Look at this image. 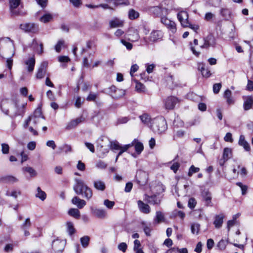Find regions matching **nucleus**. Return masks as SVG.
I'll use <instances>...</instances> for the list:
<instances>
[{
  "mask_svg": "<svg viewBox=\"0 0 253 253\" xmlns=\"http://www.w3.org/2000/svg\"><path fill=\"white\" fill-rule=\"evenodd\" d=\"M75 184L73 186V189L77 195H81L83 198L87 200L91 199L93 196L92 189L84 183V181L79 179H75Z\"/></svg>",
  "mask_w": 253,
  "mask_h": 253,
  "instance_id": "1",
  "label": "nucleus"
},
{
  "mask_svg": "<svg viewBox=\"0 0 253 253\" xmlns=\"http://www.w3.org/2000/svg\"><path fill=\"white\" fill-rule=\"evenodd\" d=\"M151 124L152 129L156 133H163L167 129L166 121L165 118L162 117L153 119Z\"/></svg>",
  "mask_w": 253,
  "mask_h": 253,
  "instance_id": "2",
  "label": "nucleus"
},
{
  "mask_svg": "<svg viewBox=\"0 0 253 253\" xmlns=\"http://www.w3.org/2000/svg\"><path fill=\"white\" fill-rule=\"evenodd\" d=\"M19 28L25 32L32 34H38L39 31V25L34 23L21 24Z\"/></svg>",
  "mask_w": 253,
  "mask_h": 253,
  "instance_id": "3",
  "label": "nucleus"
},
{
  "mask_svg": "<svg viewBox=\"0 0 253 253\" xmlns=\"http://www.w3.org/2000/svg\"><path fill=\"white\" fill-rule=\"evenodd\" d=\"M163 37V33L160 30L153 31L148 39L145 40L146 42L148 44H151L161 41Z\"/></svg>",
  "mask_w": 253,
  "mask_h": 253,
  "instance_id": "4",
  "label": "nucleus"
},
{
  "mask_svg": "<svg viewBox=\"0 0 253 253\" xmlns=\"http://www.w3.org/2000/svg\"><path fill=\"white\" fill-rule=\"evenodd\" d=\"M135 178L136 180L139 185H144L147 182L148 174L146 172L139 170L137 171Z\"/></svg>",
  "mask_w": 253,
  "mask_h": 253,
  "instance_id": "5",
  "label": "nucleus"
},
{
  "mask_svg": "<svg viewBox=\"0 0 253 253\" xmlns=\"http://www.w3.org/2000/svg\"><path fill=\"white\" fill-rule=\"evenodd\" d=\"M204 40V43L201 46L202 48H208L210 47H214L216 45L215 39L211 34L208 35Z\"/></svg>",
  "mask_w": 253,
  "mask_h": 253,
  "instance_id": "6",
  "label": "nucleus"
},
{
  "mask_svg": "<svg viewBox=\"0 0 253 253\" xmlns=\"http://www.w3.org/2000/svg\"><path fill=\"white\" fill-rule=\"evenodd\" d=\"M65 242L64 240L56 239L52 243V249L55 252H61L64 249Z\"/></svg>",
  "mask_w": 253,
  "mask_h": 253,
  "instance_id": "7",
  "label": "nucleus"
},
{
  "mask_svg": "<svg viewBox=\"0 0 253 253\" xmlns=\"http://www.w3.org/2000/svg\"><path fill=\"white\" fill-rule=\"evenodd\" d=\"M161 22L165 25L169 29L172 33H174L176 31V24L175 22L166 17H163L161 19Z\"/></svg>",
  "mask_w": 253,
  "mask_h": 253,
  "instance_id": "8",
  "label": "nucleus"
},
{
  "mask_svg": "<svg viewBox=\"0 0 253 253\" xmlns=\"http://www.w3.org/2000/svg\"><path fill=\"white\" fill-rule=\"evenodd\" d=\"M177 18L180 21L182 26L187 27L189 24L188 14L186 11H182L178 13Z\"/></svg>",
  "mask_w": 253,
  "mask_h": 253,
  "instance_id": "9",
  "label": "nucleus"
},
{
  "mask_svg": "<svg viewBox=\"0 0 253 253\" xmlns=\"http://www.w3.org/2000/svg\"><path fill=\"white\" fill-rule=\"evenodd\" d=\"M178 102V99L174 96H169L165 100V108L167 110L173 109L176 103Z\"/></svg>",
  "mask_w": 253,
  "mask_h": 253,
  "instance_id": "10",
  "label": "nucleus"
},
{
  "mask_svg": "<svg viewBox=\"0 0 253 253\" xmlns=\"http://www.w3.org/2000/svg\"><path fill=\"white\" fill-rule=\"evenodd\" d=\"M47 66L48 62L47 61H43L41 64L36 74V78L37 79H41L44 77L46 72Z\"/></svg>",
  "mask_w": 253,
  "mask_h": 253,
  "instance_id": "11",
  "label": "nucleus"
},
{
  "mask_svg": "<svg viewBox=\"0 0 253 253\" xmlns=\"http://www.w3.org/2000/svg\"><path fill=\"white\" fill-rule=\"evenodd\" d=\"M244 99L243 108L245 111L251 109L253 106V96L252 95L243 97Z\"/></svg>",
  "mask_w": 253,
  "mask_h": 253,
  "instance_id": "12",
  "label": "nucleus"
},
{
  "mask_svg": "<svg viewBox=\"0 0 253 253\" xmlns=\"http://www.w3.org/2000/svg\"><path fill=\"white\" fill-rule=\"evenodd\" d=\"M100 140L102 141H103L104 140L107 141V142L108 143L107 146L109 147L110 149L114 152L116 150H120L123 147L122 146L120 145L119 143L117 141H110L107 138H103V137L101 138Z\"/></svg>",
  "mask_w": 253,
  "mask_h": 253,
  "instance_id": "13",
  "label": "nucleus"
},
{
  "mask_svg": "<svg viewBox=\"0 0 253 253\" xmlns=\"http://www.w3.org/2000/svg\"><path fill=\"white\" fill-rule=\"evenodd\" d=\"M24 63V64L26 66V69L27 71L29 73L33 72L36 63V60L34 56L29 57L27 60H25Z\"/></svg>",
  "mask_w": 253,
  "mask_h": 253,
  "instance_id": "14",
  "label": "nucleus"
},
{
  "mask_svg": "<svg viewBox=\"0 0 253 253\" xmlns=\"http://www.w3.org/2000/svg\"><path fill=\"white\" fill-rule=\"evenodd\" d=\"M18 179L11 175H6L0 178V181L4 183L14 184L18 182Z\"/></svg>",
  "mask_w": 253,
  "mask_h": 253,
  "instance_id": "15",
  "label": "nucleus"
},
{
  "mask_svg": "<svg viewBox=\"0 0 253 253\" xmlns=\"http://www.w3.org/2000/svg\"><path fill=\"white\" fill-rule=\"evenodd\" d=\"M91 213L95 216L99 218H104L106 216V211L102 209L91 208Z\"/></svg>",
  "mask_w": 253,
  "mask_h": 253,
  "instance_id": "16",
  "label": "nucleus"
},
{
  "mask_svg": "<svg viewBox=\"0 0 253 253\" xmlns=\"http://www.w3.org/2000/svg\"><path fill=\"white\" fill-rule=\"evenodd\" d=\"M84 118L81 116L76 119L73 120L69 122L66 127V129L70 130L76 127L80 123L84 122Z\"/></svg>",
  "mask_w": 253,
  "mask_h": 253,
  "instance_id": "17",
  "label": "nucleus"
},
{
  "mask_svg": "<svg viewBox=\"0 0 253 253\" xmlns=\"http://www.w3.org/2000/svg\"><path fill=\"white\" fill-rule=\"evenodd\" d=\"M165 9L161 6H151L148 8L150 13L153 14L154 16H160L163 14V10Z\"/></svg>",
  "mask_w": 253,
  "mask_h": 253,
  "instance_id": "18",
  "label": "nucleus"
},
{
  "mask_svg": "<svg viewBox=\"0 0 253 253\" xmlns=\"http://www.w3.org/2000/svg\"><path fill=\"white\" fill-rule=\"evenodd\" d=\"M203 200L205 202L207 206H212L211 193L207 190H204L202 192Z\"/></svg>",
  "mask_w": 253,
  "mask_h": 253,
  "instance_id": "19",
  "label": "nucleus"
},
{
  "mask_svg": "<svg viewBox=\"0 0 253 253\" xmlns=\"http://www.w3.org/2000/svg\"><path fill=\"white\" fill-rule=\"evenodd\" d=\"M127 38L128 40L132 42L138 41L140 36L138 31L134 29L130 30L127 34Z\"/></svg>",
  "mask_w": 253,
  "mask_h": 253,
  "instance_id": "20",
  "label": "nucleus"
},
{
  "mask_svg": "<svg viewBox=\"0 0 253 253\" xmlns=\"http://www.w3.org/2000/svg\"><path fill=\"white\" fill-rule=\"evenodd\" d=\"M137 205L139 210L141 212L145 214H148L150 212V207L148 204H145L142 201L139 200L137 202Z\"/></svg>",
  "mask_w": 253,
  "mask_h": 253,
  "instance_id": "21",
  "label": "nucleus"
},
{
  "mask_svg": "<svg viewBox=\"0 0 253 253\" xmlns=\"http://www.w3.org/2000/svg\"><path fill=\"white\" fill-rule=\"evenodd\" d=\"M20 0H9V7L11 13L13 15H17V12L15 9L19 5Z\"/></svg>",
  "mask_w": 253,
  "mask_h": 253,
  "instance_id": "22",
  "label": "nucleus"
},
{
  "mask_svg": "<svg viewBox=\"0 0 253 253\" xmlns=\"http://www.w3.org/2000/svg\"><path fill=\"white\" fill-rule=\"evenodd\" d=\"M73 204L76 205L79 209H82L86 204L85 200L79 198L77 196H75L72 200Z\"/></svg>",
  "mask_w": 253,
  "mask_h": 253,
  "instance_id": "23",
  "label": "nucleus"
},
{
  "mask_svg": "<svg viewBox=\"0 0 253 253\" xmlns=\"http://www.w3.org/2000/svg\"><path fill=\"white\" fill-rule=\"evenodd\" d=\"M15 111L14 113L11 116V117L14 118L18 116H23L24 114V105L19 106L17 103L14 105Z\"/></svg>",
  "mask_w": 253,
  "mask_h": 253,
  "instance_id": "24",
  "label": "nucleus"
},
{
  "mask_svg": "<svg viewBox=\"0 0 253 253\" xmlns=\"http://www.w3.org/2000/svg\"><path fill=\"white\" fill-rule=\"evenodd\" d=\"M198 68L204 77L209 78L211 76L210 71L208 68L205 67V65L203 63H199Z\"/></svg>",
  "mask_w": 253,
  "mask_h": 253,
  "instance_id": "25",
  "label": "nucleus"
},
{
  "mask_svg": "<svg viewBox=\"0 0 253 253\" xmlns=\"http://www.w3.org/2000/svg\"><path fill=\"white\" fill-rule=\"evenodd\" d=\"M109 25L111 28L123 27L124 21L118 18H114L110 21Z\"/></svg>",
  "mask_w": 253,
  "mask_h": 253,
  "instance_id": "26",
  "label": "nucleus"
},
{
  "mask_svg": "<svg viewBox=\"0 0 253 253\" xmlns=\"http://www.w3.org/2000/svg\"><path fill=\"white\" fill-rule=\"evenodd\" d=\"M224 217V216L222 213L216 215L215 216V220L213 222V224L214 225L216 228L219 229L222 226L223 222Z\"/></svg>",
  "mask_w": 253,
  "mask_h": 253,
  "instance_id": "27",
  "label": "nucleus"
},
{
  "mask_svg": "<svg viewBox=\"0 0 253 253\" xmlns=\"http://www.w3.org/2000/svg\"><path fill=\"white\" fill-rule=\"evenodd\" d=\"M94 187L97 190L103 191L106 188V185L104 182L100 180H97L93 182Z\"/></svg>",
  "mask_w": 253,
  "mask_h": 253,
  "instance_id": "28",
  "label": "nucleus"
},
{
  "mask_svg": "<svg viewBox=\"0 0 253 253\" xmlns=\"http://www.w3.org/2000/svg\"><path fill=\"white\" fill-rule=\"evenodd\" d=\"M223 97L226 99L228 104H233L234 103V100L232 97V92L229 89L225 91Z\"/></svg>",
  "mask_w": 253,
  "mask_h": 253,
  "instance_id": "29",
  "label": "nucleus"
},
{
  "mask_svg": "<svg viewBox=\"0 0 253 253\" xmlns=\"http://www.w3.org/2000/svg\"><path fill=\"white\" fill-rule=\"evenodd\" d=\"M239 144L243 147L244 149L247 151H250L251 150L250 146L249 144L245 140V136L243 135H240L239 140Z\"/></svg>",
  "mask_w": 253,
  "mask_h": 253,
  "instance_id": "30",
  "label": "nucleus"
},
{
  "mask_svg": "<svg viewBox=\"0 0 253 253\" xmlns=\"http://www.w3.org/2000/svg\"><path fill=\"white\" fill-rule=\"evenodd\" d=\"M146 201L152 205H159L161 202V200L155 195L147 196Z\"/></svg>",
  "mask_w": 253,
  "mask_h": 253,
  "instance_id": "31",
  "label": "nucleus"
},
{
  "mask_svg": "<svg viewBox=\"0 0 253 253\" xmlns=\"http://www.w3.org/2000/svg\"><path fill=\"white\" fill-rule=\"evenodd\" d=\"M165 221V217L164 213L161 211H157L156 216L154 218V223L155 224H159Z\"/></svg>",
  "mask_w": 253,
  "mask_h": 253,
  "instance_id": "32",
  "label": "nucleus"
},
{
  "mask_svg": "<svg viewBox=\"0 0 253 253\" xmlns=\"http://www.w3.org/2000/svg\"><path fill=\"white\" fill-rule=\"evenodd\" d=\"M132 143H133L132 146L133 145L134 146L135 150L137 155H139L143 150L144 147L143 144L140 142H136L135 140H134Z\"/></svg>",
  "mask_w": 253,
  "mask_h": 253,
  "instance_id": "33",
  "label": "nucleus"
},
{
  "mask_svg": "<svg viewBox=\"0 0 253 253\" xmlns=\"http://www.w3.org/2000/svg\"><path fill=\"white\" fill-rule=\"evenodd\" d=\"M142 122L148 125L150 123H152L153 120L151 119V117L147 114H144L139 117Z\"/></svg>",
  "mask_w": 253,
  "mask_h": 253,
  "instance_id": "34",
  "label": "nucleus"
},
{
  "mask_svg": "<svg viewBox=\"0 0 253 253\" xmlns=\"http://www.w3.org/2000/svg\"><path fill=\"white\" fill-rule=\"evenodd\" d=\"M37 193L36 194V197L39 198L42 201H44L46 197V193L42 191L40 187L37 189Z\"/></svg>",
  "mask_w": 253,
  "mask_h": 253,
  "instance_id": "35",
  "label": "nucleus"
},
{
  "mask_svg": "<svg viewBox=\"0 0 253 253\" xmlns=\"http://www.w3.org/2000/svg\"><path fill=\"white\" fill-rule=\"evenodd\" d=\"M98 147H100L99 151L101 152L100 157H104L107 153H108L109 152V149H110L109 147L107 146L106 148H104V147H105L106 146H105L100 143L98 144Z\"/></svg>",
  "mask_w": 253,
  "mask_h": 253,
  "instance_id": "36",
  "label": "nucleus"
},
{
  "mask_svg": "<svg viewBox=\"0 0 253 253\" xmlns=\"http://www.w3.org/2000/svg\"><path fill=\"white\" fill-rule=\"evenodd\" d=\"M68 214L77 219H79L80 217V211L77 209H70L68 211Z\"/></svg>",
  "mask_w": 253,
  "mask_h": 253,
  "instance_id": "37",
  "label": "nucleus"
},
{
  "mask_svg": "<svg viewBox=\"0 0 253 253\" xmlns=\"http://www.w3.org/2000/svg\"><path fill=\"white\" fill-rule=\"evenodd\" d=\"M22 171L23 172H27L29 173L31 177H34L37 175V172L36 170L31 167H25L22 168Z\"/></svg>",
  "mask_w": 253,
  "mask_h": 253,
  "instance_id": "38",
  "label": "nucleus"
},
{
  "mask_svg": "<svg viewBox=\"0 0 253 253\" xmlns=\"http://www.w3.org/2000/svg\"><path fill=\"white\" fill-rule=\"evenodd\" d=\"M9 104V102L7 100H3L1 101L0 108L2 111L6 115H8L9 111L6 108L7 106Z\"/></svg>",
  "mask_w": 253,
  "mask_h": 253,
  "instance_id": "39",
  "label": "nucleus"
},
{
  "mask_svg": "<svg viewBox=\"0 0 253 253\" xmlns=\"http://www.w3.org/2000/svg\"><path fill=\"white\" fill-rule=\"evenodd\" d=\"M231 156V149L229 148H225L224 149L223 154V159L224 162L227 161Z\"/></svg>",
  "mask_w": 253,
  "mask_h": 253,
  "instance_id": "40",
  "label": "nucleus"
},
{
  "mask_svg": "<svg viewBox=\"0 0 253 253\" xmlns=\"http://www.w3.org/2000/svg\"><path fill=\"white\" fill-rule=\"evenodd\" d=\"M67 230L70 235H73L75 232V229L74 227L73 223L70 221H68L66 223Z\"/></svg>",
  "mask_w": 253,
  "mask_h": 253,
  "instance_id": "41",
  "label": "nucleus"
},
{
  "mask_svg": "<svg viewBox=\"0 0 253 253\" xmlns=\"http://www.w3.org/2000/svg\"><path fill=\"white\" fill-rule=\"evenodd\" d=\"M141 224L143 226V230H144V232H145V234H146V235L147 236H150L151 235L150 233L151 231V229L150 228V225H149L148 226L146 223V222L144 221H142L141 222Z\"/></svg>",
  "mask_w": 253,
  "mask_h": 253,
  "instance_id": "42",
  "label": "nucleus"
},
{
  "mask_svg": "<svg viewBox=\"0 0 253 253\" xmlns=\"http://www.w3.org/2000/svg\"><path fill=\"white\" fill-rule=\"evenodd\" d=\"M126 93V90L122 89H119L115 94H113L111 96L114 98H119L125 95Z\"/></svg>",
  "mask_w": 253,
  "mask_h": 253,
  "instance_id": "43",
  "label": "nucleus"
},
{
  "mask_svg": "<svg viewBox=\"0 0 253 253\" xmlns=\"http://www.w3.org/2000/svg\"><path fill=\"white\" fill-rule=\"evenodd\" d=\"M52 15L51 14L46 13L42 16L40 20L41 22L45 23L50 21L52 19Z\"/></svg>",
  "mask_w": 253,
  "mask_h": 253,
  "instance_id": "44",
  "label": "nucleus"
},
{
  "mask_svg": "<svg viewBox=\"0 0 253 253\" xmlns=\"http://www.w3.org/2000/svg\"><path fill=\"white\" fill-rule=\"evenodd\" d=\"M90 238L88 236H84L80 239L81 243L84 248H86L89 244Z\"/></svg>",
  "mask_w": 253,
  "mask_h": 253,
  "instance_id": "45",
  "label": "nucleus"
},
{
  "mask_svg": "<svg viewBox=\"0 0 253 253\" xmlns=\"http://www.w3.org/2000/svg\"><path fill=\"white\" fill-rule=\"evenodd\" d=\"M32 223L29 217L27 218L24 222L20 226L21 229H29L31 226Z\"/></svg>",
  "mask_w": 253,
  "mask_h": 253,
  "instance_id": "46",
  "label": "nucleus"
},
{
  "mask_svg": "<svg viewBox=\"0 0 253 253\" xmlns=\"http://www.w3.org/2000/svg\"><path fill=\"white\" fill-rule=\"evenodd\" d=\"M139 16L138 12L134 9H130L128 12V17L130 19L133 20L137 18Z\"/></svg>",
  "mask_w": 253,
  "mask_h": 253,
  "instance_id": "47",
  "label": "nucleus"
},
{
  "mask_svg": "<svg viewBox=\"0 0 253 253\" xmlns=\"http://www.w3.org/2000/svg\"><path fill=\"white\" fill-rule=\"evenodd\" d=\"M108 3L112 2L115 6H117L120 5H126V3L124 2L123 0H104Z\"/></svg>",
  "mask_w": 253,
  "mask_h": 253,
  "instance_id": "48",
  "label": "nucleus"
},
{
  "mask_svg": "<svg viewBox=\"0 0 253 253\" xmlns=\"http://www.w3.org/2000/svg\"><path fill=\"white\" fill-rule=\"evenodd\" d=\"M132 145H133V143L123 146L119 150L120 151L118 153V154H117L118 157H120V156H121L124 152L126 151L130 147H132Z\"/></svg>",
  "mask_w": 253,
  "mask_h": 253,
  "instance_id": "49",
  "label": "nucleus"
},
{
  "mask_svg": "<svg viewBox=\"0 0 253 253\" xmlns=\"http://www.w3.org/2000/svg\"><path fill=\"white\" fill-rule=\"evenodd\" d=\"M65 46L64 41L62 40H59L55 46V49L56 52H60L62 47H64Z\"/></svg>",
  "mask_w": 253,
  "mask_h": 253,
  "instance_id": "50",
  "label": "nucleus"
},
{
  "mask_svg": "<svg viewBox=\"0 0 253 253\" xmlns=\"http://www.w3.org/2000/svg\"><path fill=\"white\" fill-rule=\"evenodd\" d=\"M59 149L60 151L64 150L65 153H68L72 151L71 146L67 144L63 145L62 147H60Z\"/></svg>",
  "mask_w": 253,
  "mask_h": 253,
  "instance_id": "51",
  "label": "nucleus"
},
{
  "mask_svg": "<svg viewBox=\"0 0 253 253\" xmlns=\"http://www.w3.org/2000/svg\"><path fill=\"white\" fill-rule=\"evenodd\" d=\"M220 14L225 18H229L230 16V11L227 8H221L220 11Z\"/></svg>",
  "mask_w": 253,
  "mask_h": 253,
  "instance_id": "52",
  "label": "nucleus"
},
{
  "mask_svg": "<svg viewBox=\"0 0 253 253\" xmlns=\"http://www.w3.org/2000/svg\"><path fill=\"white\" fill-rule=\"evenodd\" d=\"M199 170L200 169L199 168L195 167L194 166L192 165L189 169L188 175L191 177L194 173L198 172Z\"/></svg>",
  "mask_w": 253,
  "mask_h": 253,
  "instance_id": "53",
  "label": "nucleus"
},
{
  "mask_svg": "<svg viewBox=\"0 0 253 253\" xmlns=\"http://www.w3.org/2000/svg\"><path fill=\"white\" fill-rule=\"evenodd\" d=\"M236 185L240 187L242 190V194L245 195L247 193L248 187L247 185H243L242 182H238L236 183Z\"/></svg>",
  "mask_w": 253,
  "mask_h": 253,
  "instance_id": "54",
  "label": "nucleus"
},
{
  "mask_svg": "<svg viewBox=\"0 0 253 253\" xmlns=\"http://www.w3.org/2000/svg\"><path fill=\"white\" fill-rule=\"evenodd\" d=\"M227 244V242L224 240H221L217 244V247L220 250H224Z\"/></svg>",
  "mask_w": 253,
  "mask_h": 253,
  "instance_id": "55",
  "label": "nucleus"
},
{
  "mask_svg": "<svg viewBox=\"0 0 253 253\" xmlns=\"http://www.w3.org/2000/svg\"><path fill=\"white\" fill-rule=\"evenodd\" d=\"M215 17V15L211 12H208L205 14L204 19L208 22H211Z\"/></svg>",
  "mask_w": 253,
  "mask_h": 253,
  "instance_id": "56",
  "label": "nucleus"
},
{
  "mask_svg": "<svg viewBox=\"0 0 253 253\" xmlns=\"http://www.w3.org/2000/svg\"><path fill=\"white\" fill-rule=\"evenodd\" d=\"M200 228V225L198 224L194 223L191 225V229L193 234H198Z\"/></svg>",
  "mask_w": 253,
  "mask_h": 253,
  "instance_id": "57",
  "label": "nucleus"
},
{
  "mask_svg": "<svg viewBox=\"0 0 253 253\" xmlns=\"http://www.w3.org/2000/svg\"><path fill=\"white\" fill-rule=\"evenodd\" d=\"M104 205L109 209H112L115 205L114 201H110L108 199L104 201Z\"/></svg>",
  "mask_w": 253,
  "mask_h": 253,
  "instance_id": "58",
  "label": "nucleus"
},
{
  "mask_svg": "<svg viewBox=\"0 0 253 253\" xmlns=\"http://www.w3.org/2000/svg\"><path fill=\"white\" fill-rule=\"evenodd\" d=\"M196 204L197 202L196 201V200L194 198H190L189 199L188 206L190 209H194L195 207Z\"/></svg>",
  "mask_w": 253,
  "mask_h": 253,
  "instance_id": "59",
  "label": "nucleus"
},
{
  "mask_svg": "<svg viewBox=\"0 0 253 253\" xmlns=\"http://www.w3.org/2000/svg\"><path fill=\"white\" fill-rule=\"evenodd\" d=\"M9 147L7 144L2 143L1 144V152L3 154H7L9 153Z\"/></svg>",
  "mask_w": 253,
  "mask_h": 253,
  "instance_id": "60",
  "label": "nucleus"
},
{
  "mask_svg": "<svg viewBox=\"0 0 253 253\" xmlns=\"http://www.w3.org/2000/svg\"><path fill=\"white\" fill-rule=\"evenodd\" d=\"M181 249L177 247H172L168 250L165 253H181Z\"/></svg>",
  "mask_w": 253,
  "mask_h": 253,
  "instance_id": "61",
  "label": "nucleus"
},
{
  "mask_svg": "<svg viewBox=\"0 0 253 253\" xmlns=\"http://www.w3.org/2000/svg\"><path fill=\"white\" fill-rule=\"evenodd\" d=\"M127 246L126 243L122 242L119 244L118 246V249L123 252V253H125L127 249Z\"/></svg>",
  "mask_w": 253,
  "mask_h": 253,
  "instance_id": "62",
  "label": "nucleus"
},
{
  "mask_svg": "<svg viewBox=\"0 0 253 253\" xmlns=\"http://www.w3.org/2000/svg\"><path fill=\"white\" fill-rule=\"evenodd\" d=\"M222 85L221 83H217L213 85V91L215 94H217L221 88Z\"/></svg>",
  "mask_w": 253,
  "mask_h": 253,
  "instance_id": "63",
  "label": "nucleus"
},
{
  "mask_svg": "<svg viewBox=\"0 0 253 253\" xmlns=\"http://www.w3.org/2000/svg\"><path fill=\"white\" fill-rule=\"evenodd\" d=\"M173 78L172 76H169V77H168V79H167L168 84L169 85V87L170 88H173V87H174L176 85V84H173Z\"/></svg>",
  "mask_w": 253,
  "mask_h": 253,
  "instance_id": "64",
  "label": "nucleus"
}]
</instances>
